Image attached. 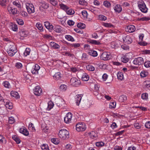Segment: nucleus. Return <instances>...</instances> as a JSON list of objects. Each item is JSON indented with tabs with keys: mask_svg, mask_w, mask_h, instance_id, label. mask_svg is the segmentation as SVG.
Segmentation results:
<instances>
[{
	"mask_svg": "<svg viewBox=\"0 0 150 150\" xmlns=\"http://www.w3.org/2000/svg\"><path fill=\"white\" fill-rule=\"evenodd\" d=\"M121 47L125 50H127L129 49V47L127 45H122L121 46Z\"/></svg>",
	"mask_w": 150,
	"mask_h": 150,
	"instance_id": "62",
	"label": "nucleus"
},
{
	"mask_svg": "<svg viewBox=\"0 0 150 150\" xmlns=\"http://www.w3.org/2000/svg\"><path fill=\"white\" fill-rule=\"evenodd\" d=\"M86 129V127L84 123H79L76 125V129L78 132L83 131Z\"/></svg>",
	"mask_w": 150,
	"mask_h": 150,
	"instance_id": "5",
	"label": "nucleus"
},
{
	"mask_svg": "<svg viewBox=\"0 0 150 150\" xmlns=\"http://www.w3.org/2000/svg\"><path fill=\"white\" fill-rule=\"evenodd\" d=\"M41 149L42 150H49L48 146L44 144L42 145Z\"/></svg>",
	"mask_w": 150,
	"mask_h": 150,
	"instance_id": "39",
	"label": "nucleus"
},
{
	"mask_svg": "<svg viewBox=\"0 0 150 150\" xmlns=\"http://www.w3.org/2000/svg\"><path fill=\"white\" fill-rule=\"evenodd\" d=\"M81 13L83 17H86L87 15V11L85 10H83L81 12Z\"/></svg>",
	"mask_w": 150,
	"mask_h": 150,
	"instance_id": "58",
	"label": "nucleus"
},
{
	"mask_svg": "<svg viewBox=\"0 0 150 150\" xmlns=\"http://www.w3.org/2000/svg\"><path fill=\"white\" fill-rule=\"evenodd\" d=\"M50 23L48 21L45 22L44 23V25L45 27L47 28H49V27Z\"/></svg>",
	"mask_w": 150,
	"mask_h": 150,
	"instance_id": "61",
	"label": "nucleus"
},
{
	"mask_svg": "<svg viewBox=\"0 0 150 150\" xmlns=\"http://www.w3.org/2000/svg\"><path fill=\"white\" fill-rule=\"evenodd\" d=\"M89 137L92 139H96L98 137L97 134L94 131L90 132L89 134Z\"/></svg>",
	"mask_w": 150,
	"mask_h": 150,
	"instance_id": "16",
	"label": "nucleus"
},
{
	"mask_svg": "<svg viewBox=\"0 0 150 150\" xmlns=\"http://www.w3.org/2000/svg\"><path fill=\"white\" fill-rule=\"evenodd\" d=\"M52 142L55 144H57L60 141L58 139L56 138H52L51 139Z\"/></svg>",
	"mask_w": 150,
	"mask_h": 150,
	"instance_id": "34",
	"label": "nucleus"
},
{
	"mask_svg": "<svg viewBox=\"0 0 150 150\" xmlns=\"http://www.w3.org/2000/svg\"><path fill=\"white\" fill-rule=\"evenodd\" d=\"M30 49L28 48H26L25 52H24V54L25 56H27L29 55L30 53Z\"/></svg>",
	"mask_w": 150,
	"mask_h": 150,
	"instance_id": "44",
	"label": "nucleus"
},
{
	"mask_svg": "<svg viewBox=\"0 0 150 150\" xmlns=\"http://www.w3.org/2000/svg\"><path fill=\"white\" fill-rule=\"evenodd\" d=\"M86 69L90 71H93L95 69L94 67L92 65H88L86 66Z\"/></svg>",
	"mask_w": 150,
	"mask_h": 150,
	"instance_id": "35",
	"label": "nucleus"
},
{
	"mask_svg": "<svg viewBox=\"0 0 150 150\" xmlns=\"http://www.w3.org/2000/svg\"><path fill=\"white\" fill-rule=\"evenodd\" d=\"M14 119L12 117H10L9 118V122L11 124H13L14 122Z\"/></svg>",
	"mask_w": 150,
	"mask_h": 150,
	"instance_id": "55",
	"label": "nucleus"
},
{
	"mask_svg": "<svg viewBox=\"0 0 150 150\" xmlns=\"http://www.w3.org/2000/svg\"><path fill=\"white\" fill-rule=\"evenodd\" d=\"M20 132L26 136H28L29 134L28 131L25 127L21 128L19 130Z\"/></svg>",
	"mask_w": 150,
	"mask_h": 150,
	"instance_id": "12",
	"label": "nucleus"
},
{
	"mask_svg": "<svg viewBox=\"0 0 150 150\" xmlns=\"http://www.w3.org/2000/svg\"><path fill=\"white\" fill-rule=\"evenodd\" d=\"M127 100V97L125 95H122L120 96L119 98V102H124L126 101Z\"/></svg>",
	"mask_w": 150,
	"mask_h": 150,
	"instance_id": "17",
	"label": "nucleus"
},
{
	"mask_svg": "<svg viewBox=\"0 0 150 150\" xmlns=\"http://www.w3.org/2000/svg\"><path fill=\"white\" fill-rule=\"evenodd\" d=\"M88 54L89 55L94 57H96L98 55V53L97 52L93 50L89 51L88 52Z\"/></svg>",
	"mask_w": 150,
	"mask_h": 150,
	"instance_id": "22",
	"label": "nucleus"
},
{
	"mask_svg": "<svg viewBox=\"0 0 150 150\" xmlns=\"http://www.w3.org/2000/svg\"><path fill=\"white\" fill-rule=\"evenodd\" d=\"M28 5H26V8L28 12L29 13H34L35 12V8L34 6L32 4H27Z\"/></svg>",
	"mask_w": 150,
	"mask_h": 150,
	"instance_id": "9",
	"label": "nucleus"
},
{
	"mask_svg": "<svg viewBox=\"0 0 150 150\" xmlns=\"http://www.w3.org/2000/svg\"><path fill=\"white\" fill-rule=\"evenodd\" d=\"M114 10L116 12H120L122 10L121 6L120 5H117L115 7Z\"/></svg>",
	"mask_w": 150,
	"mask_h": 150,
	"instance_id": "18",
	"label": "nucleus"
},
{
	"mask_svg": "<svg viewBox=\"0 0 150 150\" xmlns=\"http://www.w3.org/2000/svg\"><path fill=\"white\" fill-rule=\"evenodd\" d=\"M104 143L102 142H98L96 143V146L98 147L102 146L104 145Z\"/></svg>",
	"mask_w": 150,
	"mask_h": 150,
	"instance_id": "47",
	"label": "nucleus"
},
{
	"mask_svg": "<svg viewBox=\"0 0 150 150\" xmlns=\"http://www.w3.org/2000/svg\"><path fill=\"white\" fill-rule=\"evenodd\" d=\"M100 58L103 60L106 61L110 59L111 57L109 52H104L101 54Z\"/></svg>",
	"mask_w": 150,
	"mask_h": 150,
	"instance_id": "6",
	"label": "nucleus"
},
{
	"mask_svg": "<svg viewBox=\"0 0 150 150\" xmlns=\"http://www.w3.org/2000/svg\"><path fill=\"white\" fill-rule=\"evenodd\" d=\"M122 39L124 42L127 44H129L132 42V40L129 35H127Z\"/></svg>",
	"mask_w": 150,
	"mask_h": 150,
	"instance_id": "11",
	"label": "nucleus"
},
{
	"mask_svg": "<svg viewBox=\"0 0 150 150\" xmlns=\"http://www.w3.org/2000/svg\"><path fill=\"white\" fill-rule=\"evenodd\" d=\"M60 8L64 10H65V11H66V10H67L68 8V6L63 4H60Z\"/></svg>",
	"mask_w": 150,
	"mask_h": 150,
	"instance_id": "48",
	"label": "nucleus"
},
{
	"mask_svg": "<svg viewBox=\"0 0 150 150\" xmlns=\"http://www.w3.org/2000/svg\"><path fill=\"white\" fill-rule=\"evenodd\" d=\"M54 30L57 32L60 33L62 30V28L59 25H57L55 26Z\"/></svg>",
	"mask_w": 150,
	"mask_h": 150,
	"instance_id": "23",
	"label": "nucleus"
},
{
	"mask_svg": "<svg viewBox=\"0 0 150 150\" xmlns=\"http://www.w3.org/2000/svg\"><path fill=\"white\" fill-rule=\"evenodd\" d=\"M68 24L70 26H72L74 25V22L72 20H69L67 22Z\"/></svg>",
	"mask_w": 150,
	"mask_h": 150,
	"instance_id": "59",
	"label": "nucleus"
},
{
	"mask_svg": "<svg viewBox=\"0 0 150 150\" xmlns=\"http://www.w3.org/2000/svg\"><path fill=\"white\" fill-rule=\"evenodd\" d=\"M99 19L101 21H105L107 19V18L104 16L100 15L98 16Z\"/></svg>",
	"mask_w": 150,
	"mask_h": 150,
	"instance_id": "40",
	"label": "nucleus"
},
{
	"mask_svg": "<svg viewBox=\"0 0 150 150\" xmlns=\"http://www.w3.org/2000/svg\"><path fill=\"white\" fill-rule=\"evenodd\" d=\"M127 29L128 32L132 33L135 30V27L133 25H130L127 26Z\"/></svg>",
	"mask_w": 150,
	"mask_h": 150,
	"instance_id": "15",
	"label": "nucleus"
},
{
	"mask_svg": "<svg viewBox=\"0 0 150 150\" xmlns=\"http://www.w3.org/2000/svg\"><path fill=\"white\" fill-rule=\"evenodd\" d=\"M69 132L64 129H61L58 134L59 137L63 139H66L69 138Z\"/></svg>",
	"mask_w": 150,
	"mask_h": 150,
	"instance_id": "1",
	"label": "nucleus"
},
{
	"mask_svg": "<svg viewBox=\"0 0 150 150\" xmlns=\"http://www.w3.org/2000/svg\"><path fill=\"white\" fill-rule=\"evenodd\" d=\"M53 78L57 80L60 79L61 78L60 73L59 72L56 73L53 76Z\"/></svg>",
	"mask_w": 150,
	"mask_h": 150,
	"instance_id": "21",
	"label": "nucleus"
},
{
	"mask_svg": "<svg viewBox=\"0 0 150 150\" xmlns=\"http://www.w3.org/2000/svg\"><path fill=\"white\" fill-rule=\"evenodd\" d=\"M72 114L70 112H69L67 114L66 116L64 118V121L66 123H69L71 120Z\"/></svg>",
	"mask_w": 150,
	"mask_h": 150,
	"instance_id": "10",
	"label": "nucleus"
},
{
	"mask_svg": "<svg viewBox=\"0 0 150 150\" xmlns=\"http://www.w3.org/2000/svg\"><path fill=\"white\" fill-rule=\"evenodd\" d=\"M40 67L37 64H36L34 66V69L31 71V72L33 74L38 73V71L40 69Z\"/></svg>",
	"mask_w": 150,
	"mask_h": 150,
	"instance_id": "13",
	"label": "nucleus"
},
{
	"mask_svg": "<svg viewBox=\"0 0 150 150\" xmlns=\"http://www.w3.org/2000/svg\"><path fill=\"white\" fill-rule=\"evenodd\" d=\"M16 66L17 68L19 69L21 68L22 65V64L20 63H17L16 64Z\"/></svg>",
	"mask_w": 150,
	"mask_h": 150,
	"instance_id": "63",
	"label": "nucleus"
},
{
	"mask_svg": "<svg viewBox=\"0 0 150 150\" xmlns=\"http://www.w3.org/2000/svg\"><path fill=\"white\" fill-rule=\"evenodd\" d=\"M40 4H42L41 6L42 7L45 9H47L49 7L48 4L45 2L40 3Z\"/></svg>",
	"mask_w": 150,
	"mask_h": 150,
	"instance_id": "32",
	"label": "nucleus"
},
{
	"mask_svg": "<svg viewBox=\"0 0 150 150\" xmlns=\"http://www.w3.org/2000/svg\"><path fill=\"white\" fill-rule=\"evenodd\" d=\"M13 4L14 5H15L18 8H20L21 6L19 4V2L18 1H15L13 2Z\"/></svg>",
	"mask_w": 150,
	"mask_h": 150,
	"instance_id": "52",
	"label": "nucleus"
},
{
	"mask_svg": "<svg viewBox=\"0 0 150 150\" xmlns=\"http://www.w3.org/2000/svg\"><path fill=\"white\" fill-rule=\"evenodd\" d=\"M116 103L112 102L110 104L109 108H114L115 107Z\"/></svg>",
	"mask_w": 150,
	"mask_h": 150,
	"instance_id": "46",
	"label": "nucleus"
},
{
	"mask_svg": "<svg viewBox=\"0 0 150 150\" xmlns=\"http://www.w3.org/2000/svg\"><path fill=\"white\" fill-rule=\"evenodd\" d=\"M138 7L142 12L146 13L147 12L148 8L144 1L139 2Z\"/></svg>",
	"mask_w": 150,
	"mask_h": 150,
	"instance_id": "2",
	"label": "nucleus"
},
{
	"mask_svg": "<svg viewBox=\"0 0 150 150\" xmlns=\"http://www.w3.org/2000/svg\"><path fill=\"white\" fill-rule=\"evenodd\" d=\"M145 126L147 128H150V122H148L146 123Z\"/></svg>",
	"mask_w": 150,
	"mask_h": 150,
	"instance_id": "64",
	"label": "nucleus"
},
{
	"mask_svg": "<svg viewBox=\"0 0 150 150\" xmlns=\"http://www.w3.org/2000/svg\"><path fill=\"white\" fill-rule=\"evenodd\" d=\"M133 62L135 65H141L144 63L143 59L141 57H138L135 58Z\"/></svg>",
	"mask_w": 150,
	"mask_h": 150,
	"instance_id": "8",
	"label": "nucleus"
},
{
	"mask_svg": "<svg viewBox=\"0 0 150 150\" xmlns=\"http://www.w3.org/2000/svg\"><path fill=\"white\" fill-rule=\"evenodd\" d=\"M34 93L36 96H40L42 94V90L39 86H37L34 89Z\"/></svg>",
	"mask_w": 150,
	"mask_h": 150,
	"instance_id": "7",
	"label": "nucleus"
},
{
	"mask_svg": "<svg viewBox=\"0 0 150 150\" xmlns=\"http://www.w3.org/2000/svg\"><path fill=\"white\" fill-rule=\"evenodd\" d=\"M11 96L18 98L19 97L18 93L16 91H12L11 93Z\"/></svg>",
	"mask_w": 150,
	"mask_h": 150,
	"instance_id": "24",
	"label": "nucleus"
},
{
	"mask_svg": "<svg viewBox=\"0 0 150 150\" xmlns=\"http://www.w3.org/2000/svg\"><path fill=\"white\" fill-rule=\"evenodd\" d=\"M60 88L62 90L65 91L67 89L66 85L64 84L61 85L60 86Z\"/></svg>",
	"mask_w": 150,
	"mask_h": 150,
	"instance_id": "56",
	"label": "nucleus"
},
{
	"mask_svg": "<svg viewBox=\"0 0 150 150\" xmlns=\"http://www.w3.org/2000/svg\"><path fill=\"white\" fill-rule=\"evenodd\" d=\"M50 45L51 47L55 49H58L59 47V45L54 42H51Z\"/></svg>",
	"mask_w": 150,
	"mask_h": 150,
	"instance_id": "26",
	"label": "nucleus"
},
{
	"mask_svg": "<svg viewBox=\"0 0 150 150\" xmlns=\"http://www.w3.org/2000/svg\"><path fill=\"white\" fill-rule=\"evenodd\" d=\"M3 85L6 88H9V86H10V84L8 82L6 81H5L3 83Z\"/></svg>",
	"mask_w": 150,
	"mask_h": 150,
	"instance_id": "57",
	"label": "nucleus"
},
{
	"mask_svg": "<svg viewBox=\"0 0 150 150\" xmlns=\"http://www.w3.org/2000/svg\"><path fill=\"white\" fill-rule=\"evenodd\" d=\"M148 75V73L147 72L145 71H142L140 73V76L143 77H144L147 76Z\"/></svg>",
	"mask_w": 150,
	"mask_h": 150,
	"instance_id": "37",
	"label": "nucleus"
},
{
	"mask_svg": "<svg viewBox=\"0 0 150 150\" xmlns=\"http://www.w3.org/2000/svg\"><path fill=\"white\" fill-rule=\"evenodd\" d=\"M36 27L37 28L40 30H42L43 29V27L42 24L40 23H37L36 24Z\"/></svg>",
	"mask_w": 150,
	"mask_h": 150,
	"instance_id": "49",
	"label": "nucleus"
},
{
	"mask_svg": "<svg viewBox=\"0 0 150 150\" xmlns=\"http://www.w3.org/2000/svg\"><path fill=\"white\" fill-rule=\"evenodd\" d=\"M108 76L106 74H104L102 78L105 81H106V83H110V82L109 81H107Z\"/></svg>",
	"mask_w": 150,
	"mask_h": 150,
	"instance_id": "50",
	"label": "nucleus"
},
{
	"mask_svg": "<svg viewBox=\"0 0 150 150\" xmlns=\"http://www.w3.org/2000/svg\"><path fill=\"white\" fill-rule=\"evenodd\" d=\"M65 38L69 41H74V39L70 35H66L65 36Z\"/></svg>",
	"mask_w": 150,
	"mask_h": 150,
	"instance_id": "38",
	"label": "nucleus"
},
{
	"mask_svg": "<svg viewBox=\"0 0 150 150\" xmlns=\"http://www.w3.org/2000/svg\"><path fill=\"white\" fill-rule=\"evenodd\" d=\"M66 11L68 15H71L74 13V11L73 10L71 9H69V8L66 10Z\"/></svg>",
	"mask_w": 150,
	"mask_h": 150,
	"instance_id": "29",
	"label": "nucleus"
},
{
	"mask_svg": "<svg viewBox=\"0 0 150 150\" xmlns=\"http://www.w3.org/2000/svg\"><path fill=\"white\" fill-rule=\"evenodd\" d=\"M11 29L12 30L16 31L18 29L17 25L15 24H13L11 25Z\"/></svg>",
	"mask_w": 150,
	"mask_h": 150,
	"instance_id": "43",
	"label": "nucleus"
},
{
	"mask_svg": "<svg viewBox=\"0 0 150 150\" xmlns=\"http://www.w3.org/2000/svg\"><path fill=\"white\" fill-rule=\"evenodd\" d=\"M13 47L10 48V49L7 50V52L10 56H13L17 52V49L14 43L12 44Z\"/></svg>",
	"mask_w": 150,
	"mask_h": 150,
	"instance_id": "3",
	"label": "nucleus"
},
{
	"mask_svg": "<svg viewBox=\"0 0 150 150\" xmlns=\"http://www.w3.org/2000/svg\"><path fill=\"white\" fill-rule=\"evenodd\" d=\"M104 5L107 7H108L110 6V4L107 1H105L103 2Z\"/></svg>",
	"mask_w": 150,
	"mask_h": 150,
	"instance_id": "53",
	"label": "nucleus"
},
{
	"mask_svg": "<svg viewBox=\"0 0 150 150\" xmlns=\"http://www.w3.org/2000/svg\"><path fill=\"white\" fill-rule=\"evenodd\" d=\"M70 83L73 86L76 87L80 85L81 81L77 78L72 77L70 80Z\"/></svg>",
	"mask_w": 150,
	"mask_h": 150,
	"instance_id": "4",
	"label": "nucleus"
},
{
	"mask_svg": "<svg viewBox=\"0 0 150 150\" xmlns=\"http://www.w3.org/2000/svg\"><path fill=\"white\" fill-rule=\"evenodd\" d=\"M8 2V0H2L0 2V4L2 6H4L7 4Z\"/></svg>",
	"mask_w": 150,
	"mask_h": 150,
	"instance_id": "41",
	"label": "nucleus"
},
{
	"mask_svg": "<svg viewBox=\"0 0 150 150\" xmlns=\"http://www.w3.org/2000/svg\"><path fill=\"white\" fill-rule=\"evenodd\" d=\"M89 43L93 44L96 45H99L101 44L98 41H97L96 40H89L87 41Z\"/></svg>",
	"mask_w": 150,
	"mask_h": 150,
	"instance_id": "19",
	"label": "nucleus"
},
{
	"mask_svg": "<svg viewBox=\"0 0 150 150\" xmlns=\"http://www.w3.org/2000/svg\"><path fill=\"white\" fill-rule=\"evenodd\" d=\"M20 14V15H21L25 17L27 15V12L24 11H21Z\"/></svg>",
	"mask_w": 150,
	"mask_h": 150,
	"instance_id": "60",
	"label": "nucleus"
},
{
	"mask_svg": "<svg viewBox=\"0 0 150 150\" xmlns=\"http://www.w3.org/2000/svg\"><path fill=\"white\" fill-rule=\"evenodd\" d=\"M118 79L122 80L123 78V75L122 73L118 72L117 74Z\"/></svg>",
	"mask_w": 150,
	"mask_h": 150,
	"instance_id": "33",
	"label": "nucleus"
},
{
	"mask_svg": "<svg viewBox=\"0 0 150 150\" xmlns=\"http://www.w3.org/2000/svg\"><path fill=\"white\" fill-rule=\"evenodd\" d=\"M17 23L20 25L23 24L24 22L22 19L17 18L16 20Z\"/></svg>",
	"mask_w": 150,
	"mask_h": 150,
	"instance_id": "45",
	"label": "nucleus"
},
{
	"mask_svg": "<svg viewBox=\"0 0 150 150\" xmlns=\"http://www.w3.org/2000/svg\"><path fill=\"white\" fill-rule=\"evenodd\" d=\"M142 98L143 99H146L148 98V94L147 93H144L142 94Z\"/></svg>",
	"mask_w": 150,
	"mask_h": 150,
	"instance_id": "42",
	"label": "nucleus"
},
{
	"mask_svg": "<svg viewBox=\"0 0 150 150\" xmlns=\"http://www.w3.org/2000/svg\"><path fill=\"white\" fill-rule=\"evenodd\" d=\"M13 139L16 142L17 144H19L21 142V140L16 135L13 136L12 137Z\"/></svg>",
	"mask_w": 150,
	"mask_h": 150,
	"instance_id": "27",
	"label": "nucleus"
},
{
	"mask_svg": "<svg viewBox=\"0 0 150 150\" xmlns=\"http://www.w3.org/2000/svg\"><path fill=\"white\" fill-rule=\"evenodd\" d=\"M20 35L22 37H26L27 35V32L26 31L21 30L19 32Z\"/></svg>",
	"mask_w": 150,
	"mask_h": 150,
	"instance_id": "30",
	"label": "nucleus"
},
{
	"mask_svg": "<svg viewBox=\"0 0 150 150\" xmlns=\"http://www.w3.org/2000/svg\"><path fill=\"white\" fill-rule=\"evenodd\" d=\"M5 106L6 108L11 109L13 108V104L12 103L10 102H7L5 104Z\"/></svg>",
	"mask_w": 150,
	"mask_h": 150,
	"instance_id": "25",
	"label": "nucleus"
},
{
	"mask_svg": "<svg viewBox=\"0 0 150 150\" xmlns=\"http://www.w3.org/2000/svg\"><path fill=\"white\" fill-rule=\"evenodd\" d=\"M77 27L79 28L83 29L85 28L86 25L82 23H80L77 24Z\"/></svg>",
	"mask_w": 150,
	"mask_h": 150,
	"instance_id": "36",
	"label": "nucleus"
},
{
	"mask_svg": "<svg viewBox=\"0 0 150 150\" xmlns=\"http://www.w3.org/2000/svg\"><path fill=\"white\" fill-rule=\"evenodd\" d=\"M54 105L53 102L51 101H49L48 103L47 109L48 110H50L52 108Z\"/></svg>",
	"mask_w": 150,
	"mask_h": 150,
	"instance_id": "28",
	"label": "nucleus"
},
{
	"mask_svg": "<svg viewBox=\"0 0 150 150\" xmlns=\"http://www.w3.org/2000/svg\"><path fill=\"white\" fill-rule=\"evenodd\" d=\"M0 142L2 143L6 142V140L3 136L2 135H0Z\"/></svg>",
	"mask_w": 150,
	"mask_h": 150,
	"instance_id": "51",
	"label": "nucleus"
},
{
	"mask_svg": "<svg viewBox=\"0 0 150 150\" xmlns=\"http://www.w3.org/2000/svg\"><path fill=\"white\" fill-rule=\"evenodd\" d=\"M144 65L146 67L148 68L150 67V61H146L144 63Z\"/></svg>",
	"mask_w": 150,
	"mask_h": 150,
	"instance_id": "54",
	"label": "nucleus"
},
{
	"mask_svg": "<svg viewBox=\"0 0 150 150\" xmlns=\"http://www.w3.org/2000/svg\"><path fill=\"white\" fill-rule=\"evenodd\" d=\"M81 95H77V97L76 98V105H79V103L80 102L81 100Z\"/></svg>",
	"mask_w": 150,
	"mask_h": 150,
	"instance_id": "31",
	"label": "nucleus"
},
{
	"mask_svg": "<svg viewBox=\"0 0 150 150\" xmlns=\"http://www.w3.org/2000/svg\"><path fill=\"white\" fill-rule=\"evenodd\" d=\"M8 11L10 13L13 15H15L18 13V12L16 8H12L11 7H8Z\"/></svg>",
	"mask_w": 150,
	"mask_h": 150,
	"instance_id": "14",
	"label": "nucleus"
},
{
	"mask_svg": "<svg viewBox=\"0 0 150 150\" xmlns=\"http://www.w3.org/2000/svg\"><path fill=\"white\" fill-rule=\"evenodd\" d=\"M89 79V76L86 73H84L82 77V79L84 81H87Z\"/></svg>",
	"mask_w": 150,
	"mask_h": 150,
	"instance_id": "20",
	"label": "nucleus"
}]
</instances>
